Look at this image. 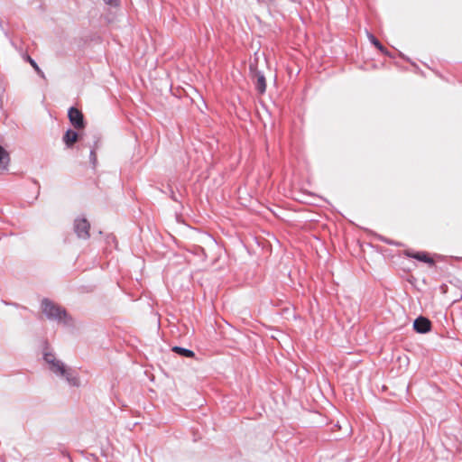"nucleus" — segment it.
<instances>
[{
    "label": "nucleus",
    "mask_w": 462,
    "mask_h": 462,
    "mask_svg": "<svg viewBox=\"0 0 462 462\" xmlns=\"http://www.w3.org/2000/svg\"><path fill=\"white\" fill-rule=\"evenodd\" d=\"M64 143L68 148H71L79 140V134L71 129L67 130L62 138Z\"/></svg>",
    "instance_id": "nucleus-7"
},
{
    "label": "nucleus",
    "mask_w": 462,
    "mask_h": 462,
    "mask_svg": "<svg viewBox=\"0 0 462 462\" xmlns=\"http://www.w3.org/2000/svg\"><path fill=\"white\" fill-rule=\"evenodd\" d=\"M10 157L8 152L0 145V172L7 169Z\"/></svg>",
    "instance_id": "nucleus-9"
},
{
    "label": "nucleus",
    "mask_w": 462,
    "mask_h": 462,
    "mask_svg": "<svg viewBox=\"0 0 462 462\" xmlns=\"http://www.w3.org/2000/svg\"><path fill=\"white\" fill-rule=\"evenodd\" d=\"M73 229L79 239L87 240L90 236V224L85 217H77L74 220Z\"/></svg>",
    "instance_id": "nucleus-3"
},
{
    "label": "nucleus",
    "mask_w": 462,
    "mask_h": 462,
    "mask_svg": "<svg viewBox=\"0 0 462 462\" xmlns=\"http://www.w3.org/2000/svg\"><path fill=\"white\" fill-rule=\"evenodd\" d=\"M171 198L173 200L177 201V199L175 198V195H174V192H173V191H171Z\"/></svg>",
    "instance_id": "nucleus-16"
},
{
    "label": "nucleus",
    "mask_w": 462,
    "mask_h": 462,
    "mask_svg": "<svg viewBox=\"0 0 462 462\" xmlns=\"http://www.w3.org/2000/svg\"><path fill=\"white\" fill-rule=\"evenodd\" d=\"M405 254L410 258H413V259H416V260H419L420 262L427 263L430 264H434V261L425 252H412V251L407 250L405 252Z\"/></svg>",
    "instance_id": "nucleus-6"
},
{
    "label": "nucleus",
    "mask_w": 462,
    "mask_h": 462,
    "mask_svg": "<svg viewBox=\"0 0 462 462\" xmlns=\"http://www.w3.org/2000/svg\"><path fill=\"white\" fill-rule=\"evenodd\" d=\"M256 81L254 83L255 89L258 91L259 94H263L266 90V80L264 75L260 72H255Z\"/></svg>",
    "instance_id": "nucleus-8"
},
{
    "label": "nucleus",
    "mask_w": 462,
    "mask_h": 462,
    "mask_svg": "<svg viewBox=\"0 0 462 462\" xmlns=\"http://www.w3.org/2000/svg\"><path fill=\"white\" fill-rule=\"evenodd\" d=\"M370 42L382 52L386 53V49L382 45V43L375 38L374 35L369 33L368 34Z\"/></svg>",
    "instance_id": "nucleus-12"
},
{
    "label": "nucleus",
    "mask_w": 462,
    "mask_h": 462,
    "mask_svg": "<svg viewBox=\"0 0 462 462\" xmlns=\"http://www.w3.org/2000/svg\"><path fill=\"white\" fill-rule=\"evenodd\" d=\"M171 350L174 353L185 357H193L195 356V353L192 350L181 346H173Z\"/></svg>",
    "instance_id": "nucleus-10"
},
{
    "label": "nucleus",
    "mask_w": 462,
    "mask_h": 462,
    "mask_svg": "<svg viewBox=\"0 0 462 462\" xmlns=\"http://www.w3.org/2000/svg\"><path fill=\"white\" fill-rule=\"evenodd\" d=\"M98 140L95 141L94 145L91 146L90 154H89V160L92 163L93 167L97 164V153L96 150L98 149Z\"/></svg>",
    "instance_id": "nucleus-11"
},
{
    "label": "nucleus",
    "mask_w": 462,
    "mask_h": 462,
    "mask_svg": "<svg viewBox=\"0 0 462 462\" xmlns=\"http://www.w3.org/2000/svg\"><path fill=\"white\" fill-rule=\"evenodd\" d=\"M43 359L50 365V370L56 375L64 378L70 386L79 387L80 385L78 373L60 360L56 359L53 353L47 351V347L43 352Z\"/></svg>",
    "instance_id": "nucleus-1"
},
{
    "label": "nucleus",
    "mask_w": 462,
    "mask_h": 462,
    "mask_svg": "<svg viewBox=\"0 0 462 462\" xmlns=\"http://www.w3.org/2000/svg\"><path fill=\"white\" fill-rule=\"evenodd\" d=\"M68 116L69 122L75 128L82 129L85 127L83 114L78 108L71 106L68 111Z\"/></svg>",
    "instance_id": "nucleus-4"
},
{
    "label": "nucleus",
    "mask_w": 462,
    "mask_h": 462,
    "mask_svg": "<svg viewBox=\"0 0 462 462\" xmlns=\"http://www.w3.org/2000/svg\"><path fill=\"white\" fill-rule=\"evenodd\" d=\"M383 241L385 242L388 245H393V243L391 240H389V239H383Z\"/></svg>",
    "instance_id": "nucleus-15"
},
{
    "label": "nucleus",
    "mask_w": 462,
    "mask_h": 462,
    "mask_svg": "<svg viewBox=\"0 0 462 462\" xmlns=\"http://www.w3.org/2000/svg\"><path fill=\"white\" fill-rule=\"evenodd\" d=\"M42 310L49 319L63 323L65 325L69 324L70 318L69 317L66 310L58 304H55L49 299L42 300Z\"/></svg>",
    "instance_id": "nucleus-2"
},
{
    "label": "nucleus",
    "mask_w": 462,
    "mask_h": 462,
    "mask_svg": "<svg viewBox=\"0 0 462 462\" xmlns=\"http://www.w3.org/2000/svg\"><path fill=\"white\" fill-rule=\"evenodd\" d=\"M27 60L28 61L30 62V64L32 65V67L35 69V71L37 72L38 75H40L42 78H44V73L42 72V70L39 68V66L37 65V63L35 62L34 60H32L30 56H27Z\"/></svg>",
    "instance_id": "nucleus-13"
},
{
    "label": "nucleus",
    "mask_w": 462,
    "mask_h": 462,
    "mask_svg": "<svg viewBox=\"0 0 462 462\" xmlns=\"http://www.w3.org/2000/svg\"><path fill=\"white\" fill-rule=\"evenodd\" d=\"M413 328L416 332L424 334L430 332L431 329V322L425 317H419L413 322Z\"/></svg>",
    "instance_id": "nucleus-5"
},
{
    "label": "nucleus",
    "mask_w": 462,
    "mask_h": 462,
    "mask_svg": "<svg viewBox=\"0 0 462 462\" xmlns=\"http://www.w3.org/2000/svg\"><path fill=\"white\" fill-rule=\"evenodd\" d=\"M106 4L107 5H117V0H103Z\"/></svg>",
    "instance_id": "nucleus-14"
}]
</instances>
